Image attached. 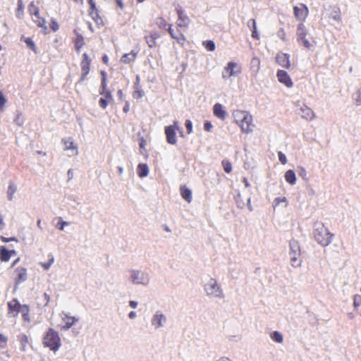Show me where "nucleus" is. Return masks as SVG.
I'll return each instance as SVG.
<instances>
[{
	"label": "nucleus",
	"instance_id": "48",
	"mask_svg": "<svg viewBox=\"0 0 361 361\" xmlns=\"http://www.w3.org/2000/svg\"><path fill=\"white\" fill-rule=\"evenodd\" d=\"M100 74L102 76V80H101L100 85H107V74H106V71H101Z\"/></svg>",
	"mask_w": 361,
	"mask_h": 361
},
{
	"label": "nucleus",
	"instance_id": "2",
	"mask_svg": "<svg viewBox=\"0 0 361 361\" xmlns=\"http://www.w3.org/2000/svg\"><path fill=\"white\" fill-rule=\"evenodd\" d=\"M43 345L51 350L56 352L61 345V338L59 333L52 328H49L44 334Z\"/></svg>",
	"mask_w": 361,
	"mask_h": 361
},
{
	"label": "nucleus",
	"instance_id": "38",
	"mask_svg": "<svg viewBox=\"0 0 361 361\" xmlns=\"http://www.w3.org/2000/svg\"><path fill=\"white\" fill-rule=\"evenodd\" d=\"M251 68L257 73L260 69V60L257 57H255L251 60Z\"/></svg>",
	"mask_w": 361,
	"mask_h": 361
},
{
	"label": "nucleus",
	"instance_id": "54",
	"mask_svg": "<svg viewBox=\"0 0 361 361\" xmlns=\"http://www.w3.org/2000/svg\"><path fill=\"white\" fill-rule=\"evenodd\" d=\"M279 159L282 164H286L287 162L286 157L281 152H279Z\"/></svg>",
	"mask_w": 361,
	"mask_h": 361
},
{
	"label": "nucleus",
	"instance_id": "41",
	"mask_svg": "<svg viewBox=\"0 0 361 361\" xmlns=\"http://www.w3.org/2000/svg\"><path fill=\"white\" fill-rule=\"evenodd\" d=\"M203 46L207 51H213L215 49V44L212 40H207L203 42Z\"/></svg>",
	"mask_w": 361,
	"mask_h": 361
},
{
	"label": "nucleus",
	"instance_id": "52",
	"mask_svg": "<svg viewBox=\"0 0 361 361\" xmlns=\"http://www.w3.org/2000/svg\"><path fill=\"white\" fill-rule=\"evenodd\" d=\"M0 239L4 243H8V242H11V241H16V242L18 241V239L16 238H15V237L6 238V237L1 235L0 237Z\"/></svg>",
	"mask_w": 361,
	"mask_h": 361
},
{
	"label": "nucleus",
	"instance_id": "25",
	"mask_svg": "<svg viewBox=\"0 0 361 361\" xmlns=\"http://www.w3.org/2000/svg\"><path fill=\"white\" fill-rule=\"evenodd\" d=\"M137 54L138 51L132 50L130 53L123 55L121 59V61L126 64L133 62L136 59Z\"/></svg>",
	"mask_w": 361,
	"mask_h": 361
},
{
	"label": "nucleus",
	"instance_id": "11",
	"mask_svg": "<svg viewBox=\"0 0 361 361\" xmlns=\"http://www.w3.org/2000/svg\"><path fill=\"white\" fill-rule=\"evenodd\" d=\"M205 290L208 295H214L216 297H222L223 294L219 287L217 286L216 280L211 279L205 285Z\"/></svg>",
	"mask_w": 361,
	"mask_h": 361
},
{
	"label": "nucleus",
	"instance_id": "19",
	"mask_svg": "<svg viewBox=\"0 0 361 361\" xmlns=\"http://www.w3.org/2000/svg\"><path fill=\"white\" fill-rule=\"evenodd\" d=\"M74 33L75 34V37L73 39V43L77 53H80L81 49L85 44V38L76 30H74Z\"/></svg>",
	"mask_w": 361,
	"mask_h": 361
},
{
	"label": "nucleus",
	"instance_id": "55",
	"mask_svg": "<svg viewBox=\"0 0 361 361\" xmlns=\"http://www.w3.org/2000/svg\"><path fill=\"white\" fill-rule=\"evenodd\" d=\"M248 26L251 27L252 30H257V23L256 20L255 19H251L247 23Z\"/></svg>",
	"mask_w": 361,
	"mask_h": 361
},
{
	"label": "nucleus",
	"instance_id": "24",
	"mask_svg": "<svg viewBox=\"0 0 361 361\" xmlns=\"http://www.w3.org/2000/svg\"><path fill=\"white\" fill-rule=\"evenodd\" d=\"M180 192L183 199L187 202L190 203L192 200V195L191 190L185 185H180Z\"/></svg>",
	"mask_w": 361,
	"mask_h": 361
},
{
	"label": "nucleus",
	"instance_id": "36",
	"mask_svg": "<svg viewBox=\"0 0 361 361\" xmlns=\"http://www.w3.org/2000/svg\"><path fill=\"white\" fill-rule=\"evenodd\" d=\"M24 4L23 0H18L17 8H16V16L18 18H21L24 13Z\"/></svg>",
	"mask_w": 361,
	"mask_h": 361
},
{
	"label": "nucleus",
	"instance_id": "56",
	"mask_svg": "<svg viewBox=\"0 0 361 361\" xmlns=\"http://www.w3.org/2000/svg\"><path fill=\"white\" fill-rule=\"evenodd\" d=\"M286 197H277L274 200L275 206H277L280 204L281 202H286Z\"/></svg>",
	"mask_w": 361,
	"mask_h": 361
},
{
	"label": "nucleus",
	"instance_id": "20",
	"mask_svg": "<svg viewBox=\"0 0 361 361\" xmlns=\"http://www.w3.org/2000/svg\"><path fill=\"white\" fill-rule=\"evenodd\" d=\"M213 114L216 118L221 121H224L227 116V112L224 106L219 103H216L214 105Z\"/></svg>",
	"mask_w": 361,
	"mask_h": 361
},
{
	"label": "nucleus",
	"instance_id": "4",
	"mask_svg": "<svg viewBox=\"0 0 361 361\" xmlns=\"http://www.w3.org/2000/svg\"><path fill=\"white\" fill-rule=\"evenodd\" d=\"M307 30L304 25V23H300L297 27L296 35H297V41L298 42L302 45L307 49H310L313 46V44L315 43L314 40L312 39V42L307 39Z\"/></svg>",
	"mask_w": 361,
	"mask_h": 361
},
{
	"label": "nucleus",
	"instance_id": "61",
	"mask_svg": "<svg viewBox=\"0 0 361 361\" xmlns=\"http://www.w3.org/2000/svg\"><path fill=\"white\" fill-rule=\"evenodd\" d=\"M130 110V103L128 101H126L125 106L123 107V112L127 114Z\"/></svg>",
	"mask_w": 361,
	"mask_h": 361
},
{
	"label": "nucleus",
	"instance_id": "28",
	"mask_svg": "<svg viewBox=\"0 0 361 361\" xmlns=\"http://www.w3.org/2000/svg\"><path fill=\"white\" fill-rule=\"evenodd\" d=\"M285 179L290 185H294L296 183L295 173L293 170H288L285 173Z\"/></svg>",
	"mask_w": 361,
	"mask_h": 361
},
{
	"label": "nucleus",
	"instance_id": "10",
	"mask_svg": "<svg viewBox=\"0 0 361 361\" xmlns=\"http://www.w3.org/2000/svg\"><path fill=\"white\" fill-rule=\"evenodd\" d=\"M293 13L295 18L303 23L308 16L309 10L306 5L300 4V6H295L293 7Z\"/></svg>",
	"mask_w": 361,
	"mask_h": 361
},
{
	"label": "nucleus",
	"instance_id": "50",
	"mask_svg": "<svg viewBox=\"0 0 361 361\" xmlns=\"http://www.w3.org/2000/svg\"><path fill=\"white\" fill-rule=\"evenodd\" d=\"M185 126L187 129V133L188 134H190L192 131V123L191 121L186 120Z\"/></svg>",
	"mask_w": 361,
	"mask_h": 361
},
{
	"label": "nucleus",
	"instance_id": "33",
	"mask_svg": "<svg viewBox=\"0 0 361 361\" xmlns=\"http://www.w3.org/2000/svg\"><path fill=\"white\" fill-rule=\"evenodd\" d=\"M20 313L24 321L28 322L30 321V307L28 305H23V309L21 310Z\"/></svg>",
	"mask_w": 361,
	"mask_h": 361
},
{
	"label": "nucleus",
	"instance_id": "8",
	"mask_svg": "<svg viewBox=\"0 0 361 361\" xmlns=\"http://www.w3.org/2000/svg\"><path fill=\"white\" fill-rule=\"evenodd\" d=\"M176 11L178 15V27L187 29L190 25V19L180 6H176Z\"/></svg>",
	"mask_w": 361,
	"mask_h": 361
},
{
	"label": "nucleus",
	"instance_id": "26",
	"mask_svg": "<svg viewBox=\"0 0 361 361\" xmlns=\"http://www.w3.org/2000/svg\"><path fill=\"white\" fill-rule=\"evenodd\" d=\"M62 320L64 323V325L62 329L66 330L72 327L75 324V323L78 321V319L75 318V317H71L68 314H65L64 317L62 318Z\"/></svg>",
	"mask_w": 361,
	"mask_h": 361
},
{
	"label": "nucleus",
	"instance_id": "39",
	"mask_svg": "<svg viewBox=\"0 0 361 361\" xmlns=\"http://www.w3.org/2000/svg\"><path fill=\"white\" fill-rule=\"evenodd\" d=\"M140 275L142 276V274L140 271H133L131 275L132 281L134 283H142V278L140 276Z\"/></svg>",
	"mask_w": 361,
	"mask_h": 361
},
{
	"label": "nucleus",
	"instance_id": "42",
	"mask_svg": "<svg viewBox=\"0 0 361 361\" xmlns=\"http://www.w3.org/2000/svg\"><path fill=\"white\" fill-rule=\"evenodd\" d=\"M221 164H222V166L224 167V170L225 171V172H226L227 173H229L231 172L232 164L228 160L224 159L222 161Z\"/></svg>",
	"mask_w": 361,
	"mask_h": 361
},
{
	"label": "nucleus",
	"instance_id": "59",
	"mask_svg": "<svg viewBox=\"0 0 361 361\" xmlns=\"http://www.w3.org/2000/svg\"><path fill=\"white\" fill-rule=\"evenodd\" d=\"M139 145H140V149H145V145H146V140H145V139L144 137H141V138L140 139V143H139Z\"/></svg>",
	"mask_w": 361,
	"mask_h": 361
},
{
	"label": "nucleus",
	"instance_id": "9",
	"mask_svg": "<svg viewBox=\"0 0 361 361\" xmlns=\"http://www.w3.org/2000/svg\"><path fill=\"white\" fill-rule=\"evenodd\" d=\"M178 129V122L174 121L171 126L165 127V134L166 141L171 145H175L177 142L176 130Z\"/></svg>",
	"mask_w": 361,
	"mask_h": 361
},
{
	"label": "nucleus",
	"instance_id": "47",
	"mask_svg": "<svg viewBox=\"0 0 361 361\" xmlns=\"http://www.w3.org/2000/svg\"><path fill=\"white\" fill-rule=\"evenodd\" d=\"M6 102V98L5 97L4 93L1 91H0V111H2L4 110Z\"/></svg>",
	"mask_w": 361,
	"mask_h": 361
},
{
	"label": "nucleus",
	"instance_id": "7",
	"mask_svg": "<svg viewBox=\"0 0 361 361\" xmlns=\"http://www.w3.org/2000/svg\"><path fill=\"white\" fill-rule=\"evenodd\" d=\"M242 71L241 66L234 61H230L224 67L222 77L224 79L239 75Z\"/></svg>",
	"mask_w": 361,
	"mask_h": 361
},
{
	"label": "nucleus",
	"instance_id": "49",
	"mask_svg": "<svg viewBox=\"0 0 361 361\" xmlns=\"http://www.w3.org/2000/svg\"><path fill=\"white\" fill-rule=\"evenodd\" d=\"M353 305L355 307H357L361 305V296L360 295H355L354 296Z\"/></svg>",
	"mask_w": 361,
	"mask_h": 361
},
{
	"label": "nucleus",
	"instance_id": "18",
	"mask_svg": "<svg viewBox=\"0 0 361 361\" xmlns=\"http://www.w3.org/2000/svg\"><path fill=\"white\" fill-rule=\"evenodd\" d=\"M62 142L64 145V150H71L73 156L78 154V146L71 137L62 139Z\"/></svg>",
	"mask_w": 361,
	"mask_h": 361
},
{
	"label": "nucleus",
	"instance_id": "16",
	"mask_svg": "<svg viewBox=\"0 0 361 361\" xmlns=\"http://www.w3.org/2000/svg\"><path fill=\"white\" fill-rule=\"evenodd\" d=\"M168 32L171 37L176 39L178 44H181L182 46L184 45L186 41V38L183 33L179 32L178 30L176 32H175V30L172 28V25H169L168 27Z\"/></svg>",
	"mask_w": 361,
	"mask_h": 361
},
{
	"label": "nucleus",
	"instance_id": "32",
	"mask_svg": "<svg viewBox=\"0 0 361 361\" xmlns=\"http://www.w3.org/2000/svg\"><path fill=\"white\" fill-rule=\"evenodd\" d=\"M290 262L293 267H298L301 264L300 255L295 253H290Z\"/></svg>",
	"mask_w": 361,
	"mask_h": 361
},
{
	"label": "nucleus",
	"instance_id": "29",
	"mask_svg": "<svg viewBox=\"0 0 361 361\" xmlns=\"http://www.w3.org/2000/svg\"><path fill=\"white\" fill-rule=\"evenodd\" d=\"M89 15L91 16V18L94 20V21L96 23L99 24L102 22V19L99 15V12L97 7H95V8H90Z\"/></svg>",
	"mask_w": 361,
	"mask_h": 361
},
{
	"label": "nucleus",
	"instance_id": "44",
	"mask_svg": "<svg viewBox=\"0 0 361 361\" xmlns=\"http://www.w3.org/2000/svg\"><path fill=\"white\" fill-rule=\"evenodd\" d=\"M8 338L3 334H0V349H4L7 347Z\"/></svg>",
	"mask_w": 361,
	"mask_h": 361
},
{
	"label": "nucleus",
	"instance_id": "64",
	"mask_svg": "<svg viewBox=\"0 0 361 361\" xmlns=\"http://www.w3.org/2000/svg\"><path fill=\"white\" fill-rule=\"evenodd\" d=\"M88 3L90 4V8H95L96 4L93 0H87Z\"/></svg>",
	"mask_w": 361,
	"mask_h": 361
},
{
	"label": "nucleus",
	"instance_id": "14",
	"mask_svg": "<svg viewBox=\"0 0 361 361\" xmlns=\"http://www.w3.org/2000/svg\"><path fill=\"white\" fill-rule=\"evenodd\" d=\"M23 309V305H20L19 301L14 298L8 302V313L11 314L13 317H16Z\"/></svg>",
	"mask_w": 361,
	"mask_h": 361
},
{
	"label": "nucleus",
	"instance_id": "37",
	"mask_svg": "<svg viewBox=\"0 0 361 361\" xmlns=\"http://www.w3.org/2000/svg\"><path fill=\"white\" fill-rule=\"evenodd\" d=\"M18 339L19 342L20 343V345L22 346V349L23 350H25V347L27 346V345L29 343L28 336L27 335H25V334H20L18 336Z\"/></svg>",
	"mask_w": 361,
	"mask_h": 361
},
{
	"label": "nucleus",
	"instance_id": "34",
	"mask_svg": "<svg viewBox=\"0 0 361 361\" xmlns=\"http://www.w3.org/2000/svg\"><path fill=\"white\" fill-rule=\"evenodd\" d=\"M290 253H295L300 255V247L298 241L294 240H291L290 242Z\"/></svg>",
	"mask_w": 361,
	"mask_h": 361
},
{
	"label": "nucleus",
	"instance_id": "27",
	"mask_svg": "<svg viewBox=\"0 0 361 361\" xmlns=\"http://www.w3.org/2000/svg\"><path fill=\"white\" fill-rule=\"evenodd\" d=\"M166 320L165 316L160 313L159 312H157L153 317L152 320V324L154 325L156 328L160 327L161 324V321Z\"/></svg>",
	"mask_w": 361,
	"mask_h": 361
},
{
	"label": "nucleus",
	"instance_id": "15",
	"mask_svg": "<svg viewBox=\"0 0 361 361\" xmlns=\"http://www.w3.org/2000/svg\"><path fill=\"white\" fill-rule=\"evenodd\" d=\"M276 61L279 65L285 68L286 69H289L290 68V56L288 54L280 53L276 55Z\"/></svg>",
	"mask_w": 361,
	"mask_h": 361
},
{
	"label": "nucleus",
	"instance_id": "40",
	"mask_svg": "<svg viewBox=\"0 0 361 361\" xmlns=\"http://www.w3.org/2000/svg\"><path fill=\"white\" fill-rule=\"evenodd\" d=\"M271 338L273 341H274L276 343H282L283 340L282 334L277 331H274L271 334Z\"/></svg>",
	"mask_w": 361,
	"mask_h": 361
},
{
	"label": "nucleus",
	"instance_id": "17",
	"mask_svg": "<svg viewBox=\"0 0 361 361\" xmlns=\"http://www.w3.org/2000/svg\"><path fill=\"white\" fill-rule=\"evenodd\" d=\"M27 278V273L25 268L19 267L15 269V282L16 284L24 282Z\"/></svg>",
	"mask_w": 361,
	"mask_h": 361
},
{
	"label": "nucleus",
	"instance_id": "62",
	"mask_svg": "<svg viewBox=\"0 0 361 361\" xmlns=\"http://www.w3.org/2000/svg\"><path fill=\"white\" fill-rule=\"evenodd\" d=\"M252 37L254 38V39H259V35L256 30H252Z\"/></svg>",
	"mask_w": 361,
	"mask_h": 361
},
{
	"label": "nucleus",
	"instance_id": "23",
	"mask_svg": "<svg viewBox=\"0 0 361 361\" xmlns=\"http://www.w3.org/2000/svg\"><path fill=\"white\" fill-rule=\"evenodd\" d=\"M140 77L137 75L133 85L134 91L133 93V97L134 99H140L144 96V92L142 90L140 85Z\"/></svg>",
	"mask_w": 361,
	"mask_h": 361
},
{
	"label": "nucleus",
	"instance_id": "13",
	"mask_svg": "<svg viewBox=\"0 0 361 361\" xmlns=\"http://www.w3.org/2000/svg\"><path fill=\"white\" fill-rule=\"evenodd\" d=\"M276 76L278 78V80L283 84L287 87H292L293 85V82L288 74V73L283 70H279Z\"/></svg>",
	"mask_w": 361,
	"mask_h": 361
},
{
	"label": "nucleus",
	"instance_id": "35",
	"mask_svg": "<svg viewBox=\"0 0 361 361\" xmlns=\"http://www.w3.org/2000/svg\"><path fill=\"white\" fill-rule=\"evenodd\" d=\"M28 12L31 16H37L39 12V7L35 4L34 1H31L28 6Z\"/></svg>",
	"mask_w": 361,
	"mask_h": 361
},
{
	"label": "nucleus",
	"instance_id": "1",
	"mask_svg": "<svg viewBox=\"0 0 361 361\" xmlns=\"http://www.w3.org/2000/svg\"><path fill=\"white\" fill-rule=\"evenodd\" d=\"M233 116L235 123L239 126L243 133H249L252 131L254 127L252 116L249 112L235 110L233 111Z\"/></svg>",
	"mask_w": 361,
	"mask_h": 361
},
{
	"label": "nucleus",
	"instance_id": "22",
	"mask_svg": "<svg viewBox=\"0 0 361 361\" xmlns=\"http://www.w3.org/2000/svg\"><path fill=\"white\" fill-rule=\"evenodd\" d=\"M32 20L36 23V25L43 29L44 33H47L48 27L47 26V21L44 18L40 16L39 12L37 16H32Z\"/></svg>",
	"mask_w": 361,
	"mask_h": 361
},
{
	"label": "nucleus",
	"instance_id": "63",
	"mask_svg": "<svg viewBox=\"0 0 361 361\" xmlns=\"http://www.w3.org/2000/svg\"><path fill=\"white\" fill-rule=\"evenodd\" d=\"M102 62L106 65L109 64V57L107 55L105 54L102 56Z\"/></svg>",
	"mask_w": 361,
	"mask_h": 361
},
{
	"label": "nucleus",
	"instance_id": "43",
	"mask_svg": "<svg viewBox=\"0 0 361 361\" xmlns=\"http://www.w3.org/2000/svg\"><path fill=\"white\" fill-rule=\"evenodd\" d=\"M156 24L159 28L166 29L167 26V22L163 17H159L156 20Z\"/></svg>",
	"mask_w": 361,
	"mask_h": 361
},
{
	"label": "nucleus",
	"instance_id": "30",
	"mask_svg": "<svg viewBox=\"0 0 361 361\" xmlns=\"http://www.w3.org/2000/svg\"><path fill=\"white\" fill-rule=\"evenodd\" d=\"M20 40L25 42L27 47L32 49L35 53L37 52L36 45L30 37H25L24 36H22Z\"/></svg>",
	"mask_w": 361,
	"mask_h": 361
},
{
	"label": "nucleus",
	"instance_id": "5",
	"mask_svg": "<svg viewBox=\"0 0 361 361\" xmlns=\"http://www.w3.org/2000/svg\"><path fill=\"white\" fill-rule=\"evenodd\" d=\"M91 64L92 59L90 55L86 52L83 53L80 62L81 73L78 82L82 83L87 79L91 70Z\"/></svg>",
	"mask_w": 361,
	"mask_h": 361
},
{
	"label": "nucleus",
	"instance_id": "53",
	"mask_svg": "<svg viewBox=\"0 0 361 361\" xmlns=\"http://www.w3.org/2000/svg\"><path fill=\"white\" fill-rule=\"evenodd\" d=\"M43 298H44V301H43V305L44 306H47L50 302V296L49 294H47V293H44L42 295Z\"/></svg>",
	"mask_w": 361,
	"mask_h": 361
},
{
	"label": "nucleus",
	"instance_id": "46",
	"mask_svg": "<svg viewBox=\"0 0 361 361\" xmlns=\"http://www.w3.org/2000/svg\"><path fill=\"white\" fill-rule=\"evenodd\" d=\"M49 26L51 30H53L54 32H56L59 29V25L57 20L54 18L51 19Z\"/></svg>",
	"mask_w": 361,
	"mask_h": 361
},
{
	"label": "nucleus",
	"instance_id": "58",
	"mask_svg": "<svg viewBox=\"0 0 361 361\" xmlns=\"http://www.w3.org/2000/svg\"><path fill=\"white\" fill-rule=\"evenodd\" d=\"M116 6L121 9L123 10L124 8L123 0H114Z\"/></svg>",
	"mask_w": 361,
	"mask_h": 361
},
{
	"label": "nucleus",
	"instance_id": "21",
	"mask_svg": "<svg viewBox=\"0 0 361 361\" xmlns=\"http://www.w3.org/2000/svg\"><path fill=\"white\" fill-rule=\"evenodd\" d=\"M16 254V252L14 250H8L5 246L0 247V260L1 262H8Z\"/></svg>",
	"mask_w": 361,
	"mask_h": 361
},
{
	"label": "nucleus",
	"instance_id": "60",
	"mask_svg": "<svg viewBox=\"0 0 361 361\" xmlns=\"http://www.w3.org/2000/svg\"><path fill=\"white\" fill-rule=\"evenodd\" d=\"M53 262H54V259L52 258L49 260V262L48 263H44V264H42V265L45 269H48L50 267L51 264L53 263Z\"/></svg>",
	"mask_w": 361,
	"mask_h": 361
},
{
	"label": "nucleus",
	"instance_id": "51",
	"mask_svg": "<svg viewBox=\"0 0 361 361\" xmlns=\"http://www.w3.org/2000/svg\"><path fill=\"white\" fill-rule=\"evenodd\" d=\"M68 224V222H66V221H63L62 220V219L60 217V218H59V221L58 222V224H57V226H57V228H58L59 230L63 231V228H64V226H67Z\"/></svg>",
	"mask_w": 361,
	"mask_h": 361
},
{
	"label": "nucleus",
	"instance_id": "45",
	"mask_svg": "<svg viewBox=\"0 0 361 361\" xmlns=\"http://www.w3.org/2000/svg\"><path fill=\"white\" fill-rule=\"evenodd\" d=\"M16 191V186L14 185L13 182H11L8 188V194L9 196V199L11 200L13 194Z\"/></svg>",
	"mask_w": 361,
	"mask_h": 361
},
{
	"label": "nucleus",
	"instance_id": "6",
	"mask_svg": "<svg viewBox=\"0 0 361 361\" xmlns=\"http://www.w3.org/2000/svg\"><path fill=\"white\" fill-rule=\"evenodd\" d=\"M99 92L102 96L99 101V105L102 109H105L114 100L112 92L107 85H100Z\"/></svg>",
	"mask_w": 361,
	"mask_h": 361
},
{
	"label": "nucleus",
	"instance_id": "57",
	"mask_svg": "<svg viewBox=\"0 0 361 361\" xmlns=\"http://www.w3.org/2000/svg\"><path fill=\"white\" fill-rule=\"evenodd\" d=\"M213 128L212 123L209 121H207L204 123V129L207 131V132H209L211 131L212 128Z\"/></svg>",
	"mask_w": 361,
	"mask_h": 361
},
{
	"label": "nucleus",
	"instance_id": "31",
	"mask_svg": "<svg viewBox=\"0 0 361 361\" xmlns=\"http://www.w3.org/2000/svg\"><path fill=\"white\" fill-rule=\"evenodd\" d=\"M149 172L148 167L145 164H140L137 166V174L139 177L143 178L147 176Z\"/></svg>",
	"mask_w": 361,
	"mask_h": 361
},
{
	"label": "nucleus",
	"instance_id": "3",
	"mask_svg": "<svg viewBox=\"0 0 361 361\" xmlns=\"http://www.w3.org/2000/svg\"><path fill=\"white\" fill-rule=\"evenodd\" d=\"M314 235L315 240L323 246L328 245L331 243L332 237L328 229L321 223L315 224Z\"/></svg>",
	"mask_w": 361,
	"mask_h": 361
},
{
	"label": "nucleus",
	"instance_id": "12",
	"mask_svg": "<svg viewBox=\"0 0 361 361\" xmlns=\"http://www.w3.org/2000/svg\"><path fill=\"white\" fill-rule=\"evenodd\" d=\"M160 37V35L157 31H151L146 34L144 39L150 49L157 47V39Z\"/></svg>",
	"mask_w": 361,
	"mask_h": 361
}]
</instances>
